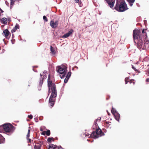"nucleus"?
Returning <instances> with one entry per match:
<instances>
[{"label":"nucleus","instance_id":"obj_54","mask_svg":"<svg viewBox=\"0 0 149 149\" xmlns=\"http://www.w3.org/2000/svg\"><path fill=\"white\" fill-rule=\"evenodd\" d=\"M33 70L34 71H35V72H37V71H34V69H33Z\"/></svg>","mask_w":149,"mask_h":149},{"label":"nucleus","instance_id":"obj_41","mask_svg":"<svg viewBox=\"0 0 149 149\" xmlns=\"http://www.w3.org/2000/svg\"><path fill=\"white\" fill-rule=\"evenodd\" d=\"M76 3H77L79 2V0H74Z\"/></svg>","mask_w":149,"mask_h":149},{"label":"nucleus","instance_id":"obj_11","mask_svg":"<svg viewBox=\"0 0 149 149\" xmlns=\"http://www.w3.org/2000/svg\"><path fill=\"white\" fill-rule=\"evenodd\" d=\"M105 1H106L111 8L113 7L114 2H113L112 0H111V1H110V0H105Z\"/></svg>","mask_w":149,"mask_h":149},{"label":"nucleus","instance_id":"obj_43","mask_svg":"<svg viewBox=\"0 0 149 149\" xmlns=\"http://www.w3.org/2000/svg\"><path fill=\"white\" fill-rule=\"evenodd\" d=\"M15 1V0L13 1H11L10 5H11L12 4H13L14 3V2Z\"/></svg>","mask_w":149,"mask_h":149},{"label":"nucleus","instance_id":"obj_55","mask_svg":"<svg viewBox=\"0 0 149 149\" xmlns=\"http://www.w3.org/2000/svg\"><path fill=\"white\" fill-rule=\"evenodd\" d=\"M40 131H42V130L41 129H40Z\"/></svg>","mask_w":149,"mask_h":149},{"label":"nucleus","instance_id":"obj_9","mask_svg":"<svg viewBox=\"0 0 149 149\" xmlns=\"http://www.w3.org/2000/svg\"><path fill=\"white\" fill-rule=\"evenodd\" d=\"M49 77L50 75H49V77L48 78L47 83H48V87H51L53 88V85H54L55 86H56V85L52 83V81L49 80Z\"/></svg>","mask_w":149,"mask_h":149},{"label":"nucleus","instance_id":"obj_49","mask_svg":"<svg viewBox=\"0 0 149 149\" xmlns=\"http://www.w3.org/2000/svg\"><path fill=\"white\" fill-rule=\"evenodd\" d=\"M0 11H1V13H3V10H2L1 9V10H0Z\"/></svg>","mask_w":149,"mask_h":149},{"label":"nucleus","instance_id":"obj_8","mask_svg":"<svg viewBox=\"0 0 149 149\" xmlns=\"http://www.w3.org/2000/svg\"><path fill=\"white\" fill-rule=\"evenodd\" d=\"M58 24V20H56L54 22L52 20L51 21L50 25L52 28L55 29L56 28Z\"/></svg>","mask_w":149,"mask_h":149},{"label":"nucleus","instance_id":"obj_21","mask_svg":"<svg viewBox=\"0 0 149 149\" xmlns=\"http://www.w3.org/2000/svg\"><path fill=\"white\" fill-rule=\"evenodd\" d=\"M97 119L94 122V125H95V127L97 128L98 127V125L97 123Z\"/></svg>","mask_w":149,"mask_h":149},{"label":"nucleus","instance_id":"obj_60","mask_svg":"<svg viewBox=\"0 0 149 149\" xmlns=\"http://www.w3.org/2000/svg\"><path fill=\"white\" fill-rule=\"evenodd\" d=\"M138 48H139V46L138 47Z\"/></svg>","mask_w":149,"mask_h":149},{"label":"nucleus","instance_id":"obj_34","mask_svg":"<svg viewBox=\"0 0 149 149\" xmlns=\"http://www.w3.org/2000/svg\"><path fill=\"white\" fill-rule=\"evenodd\" d=\"M128 78L127 77H126L125 78V84H127V80H128Z\"/></svg>","mask_w":149,"mask_h":149},{"label":"nucleus","instance_id":"obj_18","mask_svg":"<svg viewBox=\"0 0 149 149\" xmlns=\"http://www.w3.org/2000/svg\"><path fill=\"white\" fill-rule=\"evenodd\" d=\"M111 113H112L114 115V114H115V113H117V112L116 110L114 108H112V109H111Z\"/></svg>","mask_w":149,"mask_h":149},{"label":"nucleus","instance_id":"obj_23","mask_svg":"<svg viewBox=\"0 0 149 149\" xmlns=\"http://www.w3.org/2000/svg\"><path fill=\"white\" fill-rule=\"evenodd\" d=\"M46 133L47 136H49L50 134V130H48L46 131Z\"/></svg>","mask_w":149,"mask_h":149},{"label":"nucleus","instance_id":"obj_15","mask_svg":"<svg viewBox=\"0 0 149 149\" xmlns=\"http://www.w3.org/2000/svg\"><path fill=\"white\" fill-rule=\"evenodd\" d=\"M1 22L2 24H6L7 22V19L5 17H3L1 19Z\"/></svg>","mask_w":149,"mask_h":149},{"label":"nucleus","instance_id":"obj_37","mask_svg":"<svg viewBox=\"0 0 149 149\" xmlns=\"http://www.w3.org/2000/svg\"><path fill=\"white\" fill-rule=\"evenodd\" d=\"M133 3H134L129 2V4L130 6H132L133 5Z\"/></svg>","mask_w":149,"mask_h":149},{"label":"nucleus","instance_id":"obj_29","mask_svg":"<svg viewBox=\"0 0 149 149\" xmlns=\"http://www.w3.org/2000/svg\"><path fill=\"white\" fill-rule=\"evenodd\" d=\"M43 19L46 22H47L48 21L47 19L45 16L44 15L43 16Z\"/></svg>","mask_w":149,"mask_h":149},{"label":"nucleus","instance_id":"obj_4","mask_svg":"<svg viewBox=\"0 0 149 149\" xmlns=\"http://www.w3.org/2000/svg\"><path fill=\"white\" fill-rule=\"evenodd\" d=\"M53 87V88H51L52 93L49 101V103L51 104V107H52L54 104L55 99L54 98L56 97L57 96V91L56 86L54 85Z\"/></svg>","mask_w":149,"mask_h":149},{"label":"nucleus","instance_id":"obj_62","mask_svg":"<svg viewBox=\"0 0 149 149\" xmlns=\"http://www.w3.org/2000/svg\"><path fill=\"white\" fill-rule=\"evenodd\" d=\"M93 141H91V142H93Z\"/></svg>","mask_w":149,"mask_h":149},{"label":"nucleus","instance_id":"obj_26","mask_svg":"<svg viewBox=\"0 0 149 149\" xmlns=\"http://www.w3.org/2000/svg\"><path fill=\"white\" fill-rule=\"evenodd\" d=\"M62 74V75L61 76H60L61 78V79L64 78L66 74V72H64V73L63 74Z\"/></svg>","mask_w":149,"mask_h":149},{"label":"nucleus","instance_id":"obj_16","mask_svg":"<svg viewBox=\"0 0 149 149\" xmlns=\"http://www.w3.org/2000/svg\"><path fill=\"white\" fill-rule=\"evenodd\" d=\"M4 138L1 134H0V144L3 143L4 141Z\"/></svg>","mask_w":149,"mask_h":149},{"label":"nucleus","instance_id":"obj_22","mask_svg":"<svg viewBox=\"0 0 149 149\" xmlns=\"http://www.w3.org/2000/svg\"><path fill=\"white\" fill-rule=\"evenodd\" d=\"M70 36L68 34V33H66L63 36V38H66L67 37H68Z\"/></svg>","mask_w":149,"mask_h":149},{"label":"nucleus","instance_id":"obj_6","mask_svg":"<svg viewBox=\"0 0 149 149\" xmlns=\"http://www.w3.org/2000/svg\"><path fill=\"white\" fill-rule=\"evenodd\" d=\"M133 37L135 43L139 45L140 38V30L134 29L133 32Z\"/></svg>","mask_w":149,"mask_h":149},{"label":"nucleus","instance_id":"obj_38","mask_svg":"<svg viewBox=\"0 0 149 149\" xmlns=\"http://www.w3.org/2000/svg\"><path fill=\"white\" fill-rule=\"evenodd\" d=\"M132 65V68L133 69H134V70H135V71H136V70H136V68H135V67H134V66H133V65Z\"/></svg>","mask_w":149,"mask_h":149},{"label":"nucleus","instance_id":"obj_30","mask_svg":"<svg viewBox=\"0 0 149 149\" xmlns=\"http://www.w3.org/2000/svg\"><path fill=\"white\" fill-rule=\"evenodd\" d=\"M69 79V78L66 77L64 81V83H67Z\"/></svg>","mask_w":149,"mask_h":149},{"label":"nucleus","instance_id":"obj_58","mask_svg":"<svg viewBox=\"0 0 149 149\" xmlns=\"http://www.w3.org/2000/svg\"><path fill=\"white\" fill-rule=\"evenodd\" d=\"M87 141H89V140H88V139H87Z\"/></svg>","mask_w":149,"mask_h":149},{"label":"nucleus","instance_id":"obj_45","mask_svg":"<svg viewBox=\"0 0 149 149\" xmlns=\"http://www.w3.org/2000/svg\"><path fill=\"white\" fill-rule=\"evenodd\" d=\"M146 81L147 82H149V78H148L146 79Z\"/></svg>","mask_w":149,"mask_h":149},{"label":"nucleus","instance_id":"obj_42","mask_svg":"<svg viewBox=\"0 0 149 149\" xmlns=\"http://www.w3.org/2000/svg\"><path fill=\"white\" fill-rule=\"evenodd\" d=\"M27 139L29 140V141L28 142V143H31V140L29 138V139Z\"/></svg>","mask_w":149,"mask_h":149},{"label":"nucleus","instance_id":"obj_59","mask_svg":"<svg viewBox=\"0 0 149 149\" xmlns=\"http://www.w3.org/2000/svg\"><path fill=\"white\" fill-rule=\"evenodd\" d=\"M1 16V13H0V16Z\"/></svg>","mask_w":149,"mask_h":149},{"label":"nucleus","instance_id":"obj_36","mask_svg":"<svg viewBox=\"0 0 149 149\" xmlns=\"http://www.w3.org/2000/svg\"><path fill=\"white\" fill-rule=\"evenodd\" d=\"M48 95H49L50 93V89H51V87H48Z\"/></svg>","mask_w":149,"mask_h":149},{"label":"nucleus","instance_id":"obj_12","mask_svg":"<svg viewBox=\"0 0 149 149\" xmlns=\"http://www.w3.org/2000/svg\"><path fill=\"white\" fill-rule=\"evenodd\" d=\"M47 71H44V72H41L40 74V75L41 78L42 77L46 78V74H47Z\"/></svg>","mask_w":149,"mask_h":149},{"label":"nucleus","instance_id":"obj_27","mask_svg":"<svg viewBox=\"0 0 149 149\" xmlns=\"http://www.w3.org/2000/svg\"><path fill=\"white\" fill-rule=\"evenodd\" d=\"M71 72H69L68 73V74H67L66 77H68L69 78L71 76Z\"/></svg>","mask_w":149,"mask_h":149},{"label":"nucleus","instance_id":"obj_5","mask_svg":"<svg viewBox=\"0 0 149 149\" xmlns=\"http://www.w3.org/2000/svg\"><path fill=\"white\" fill-rule=\"evenodd\" d=\"M101 135V136H102L104 135V133L99 128L96 130V131H93L92 134L90 135L89 134L88 135L86 134V136H89V137L91 136H93V138L96 139L98 138V135Z\"/></svg>","mask_w":149,"mask_h":149},{"label":"nucleus","instance_id":"obj_51","mask_svg":"<svg viewBox=\"0 0 149 149\" xmlns=\"http://www.w3.org/2000/svg\"><path fill=\"white\" fill-rule=\"evenodd\" d=\"M106 123L107 124H109V122L107 121Z\"/></svg>","mask_w":149,"mask_h":149},{"label":"nucleus","instance_id":"obj_40","mask_svg":"<svg viewBox=\"0 0 149 149\" xmlns=\"http://www.w3.org/2000/svg\"><path fill=\"white\" fill-rule=\"evenodd\" d=\"M45 134H46L45 131H43L42 133V134L43 135H45Z\"/></svg>","mask_w":149,"mask_h":149},{"label":"nucleus","instance_id":"obj_46","mask_svg":"<svg viewBox=\"0 0 149 149\" xmlns=\"http://www.w3.org/2000/svg\"><path fill=\"white\" fill-rule=\"evenodd\" d=\"M101 118L100 117L98 118L97 119V120H99V121H100L101 120Z\"/></svg>","mask_w":149,"mask_h":149},{"label":"nucleus","instance_id":"obj_39","mask_svg":"<svg viewBox=\"0 0 149 149\" xmlns=\"http://www.w3.org/2000/svg\"><path fill=\"white\" fill-rule=\"evenodd\" d=\"M30 136V134L28 133L26 136V139H29V137Z\"/></svg>","mask_w":149,"mask_h":149},{"label":"nucleus","instance_id":"obj_14","mask_svg":"<svg viewBox=\"0 0 149 149\" xmlns=\"http://www.w3.org/2000/svg\"><path fill=\"white\" fill-rule=\"evenodd\" d=\"M3 32L6 38L8 36L10 33L8 29H7L4 30Z\"/></svg>","mask_w":149,"mask_h":149},{"label":"nucleus","instance_id":"obj_56","mask_svg":"<svg viewBox=\"0 0 149 149\" xmlns=\"http://www.w3.org/2000/svg\"><path fill=\"white\" fill-rule=\"evenodd\" d=\"M60 148L63 149V148L61 146H60Z\"/></svg>","mask_w":149,"mask_h":149},{"label":"nucleus","instance_id":"obj_17","mask_svg":"<svg viewBox=\"0 0 149 149\" xmlns=\"http://www.w3.org/2000/svg\"><path fill=\"white\" fill-rule=\"evenodd\" d=\"M42 143L39 144L38 145H35L34 146L35 149H41V148L42 146Z\"/></svg>","mask_w":149,"mask_h":149},{"label":"nucleus","instance_id":"obj_53","mask_svg":"<svg viewBox=\"0 0 149 149\" xmlns=\"http://www.w3.org/2000/svg\"><path fill=\"white\" fill-rule=\"evenodd\" d=\"M107 111V112H108V115H110V113H108V111Z\"/></svg>","mask_w":149,"mask_h":149},{"label":"nucleus","instance_id":"obj_64","mask_svg":"<svg viewBox=\"0 0 149 149\" xmlns=\"http://www.w3.org/2000/svg\"><path fill=\"white\" fill-rule=\"evenodd\" d=\"M0 10H1V8H0Z\"/></svg>","mask_w":149,"mask_h":149},{"label":"nucleus","instance_id":"obj_63","mask_svg":"<svg viewBox=\"0 0 149 149\" xmlns=\"http://www.w3.org/2000/svg\"><path fill=\"white\" fill-rule=\"evenodd\" d=\"M93 141H91V142H93Z\"/></svg>","mask_w":149,"mask_h":149},{"label":"nucleus","instance_id":"obj_24","mask_svg":"<svg viewBox=\"0 0 149 149\" xmlns=\"http://www.w3.org/2000/svg\"><path fill=\"white\" fill-rule=\"evenodd\" d=\"M53 139V137H49L47 139V141L49 143H51V140Z\"/></svg>","mask_w":149,"mask_h":149},{"label":"nucleus","instance_id":"obj_47","mask_svg":"<svg viewBox=\"0 0 149 149\" xmlns=\"http://www.w3.org/2000/svg\"><path fill=\"white\" fill-rule=\"evenodd\" d=\"M8 21H9V22H10L11 21V20H10V18H8Z\"/></svg>","mask_w":149,"mask_h":149},{"label":"nucleus","instance_id":"obj_61","mask_svg":"<svg viewBox=\"0 0 149 149\" xmlns=\"http://www.w3.org/2000/svg\"><path fill=\"white\" fill-rule=\"evenodd\" d=\"M93 141H91V142H93Z\"/></svg>","mask_w":149,"mask_h":149},{"label":"nucleus","instance_id":"obj_44","mask_svg":"<svg viewBox=\"0 0 149 149\" xmlns=\"http://www.w3.org/2000/svg\"><path fill=\"white\" fill-rule=\"evenodd\" d=\"M35 120L36 122H38V120L37 118H35Z\"/></svg>","mask_w":149,"mask_h":149},{"label":"nucleus","instance_id":"obj_31","mask_svg":"<svg viewBox=\"0 0 149 149\" xmlns=\"http://www.w3.org/2000/svg\"><path fill=\"white\" fill-rule=\"evenodd\" d=\"M16 29H15L14 27L11 30V32L12 33L15 32L16 30Z\"/></svg>","mask_w":149,"mask_h":149},{"label":"nucleus","instance_id":"obj_33","mask_svg":"<svg viewBox=\"0 0 149 149\" xmlns=\"http://www.w3.org/2000/svg\"><path fill=\"white\" fill-rule=\"evenodd\" d=\"M135 0H127L128 2L134 3Z\"/></svg>","mask_w":149,"mask_h":149},{"label":"nucleus","instance_id":"obj_10","mask_svg":"<svg viewBox=\"0 0 149 149\" xmlns=\"http://www.w3.org/2000/svg\"><path fill=\"white\" fill-rule=\"evenodd\" d=\"M41 79H40V80L39 84L38 86V89L39 91H40L41 90V88L43 82V80L45 78V77H42V78L41 77Z\"/></svg>","mask_w":149,"mask_h":149},{"label":"nucleus","instance_id":"obj_1","mask_svg":"<svg viewBox=\"0 0 149 149\" xmlns=\"http://www.w3.org/2000/svg\"><path fill=\"white\" fill-rule=\"evenodd\" d=\"M146 29H143L142 31L143 35L140 37V49L142 48L143 49H145L146 48L149 47V41L147 39V33L146 32Z\"/></svg>","mask_w":149,"mask_h":149},{"label":"nucleus","instance_id":"obj_48","mask_svg":"<svg viewBox=\"0 0 149 149\" xmlns=\"http://www.w3.org/2000/svg\"><path fill=\"white\" fill-rule=\"evenodd\" d=\"M28 133L30 134V130H29L28 132Z\"/></svg>","mask_w":149,"mask_h":149},{"label":"nucleus","instance_id":"obj_52","mask_svg":"<svg viewBox=\"0 0 149 149\" xmlns=\"http://www.w3.org/2000/svg\"><path fill=\"white\" fill-rule=\"evenodd\" d=\"M140 61H142V62H143V61L141 60V57H140Z\"/></svg>","mask_w":149,"mask_h":149},{"label":"nucleus","instance_id":"obj_25","mask_svg":"<svg viewBox=\"0 0 149 149\" xmlns=\"http://www.w3.org/2000/svg\"><path fill=\"white\" fill-rule=\"evenodd\" d=\"M73 32V30L72 29H71L70 31H69L67 33L70 36Z\"/></svg>","mask_w":149,"mask_h":149},{"label":"nucleus","instance_id":"obj_7","mask_svg":"<svg viewBox=\"0 0 149 149\" xmlns=\"http://www.w3.org/2000/svg\"><path fill=\"white\" fill-rule=\"evenodd\" d=\"M67 69V68L65 67L62 68L60 66H58L56 68V70L59 74H62L65 72V70Z\"/></svg>","mask_w":149,"mask_h":149},{"label":"nucleus","instance_id":"obj_2","mask_svg":"<svg viewBox=\"0 0 149 149\" xmlns=\"http://www.w3.org/2000/svg\"><path fill=\"white\" fill-rule=\"evenodd\" d=\"M15 129V127L9 123L0 126V133L4 131L6 133H12Z\"/></svg>","mask_w":149,"mask_h":149},{"label":"nucleus","instance_id":"obj_50","mask_svg":"<svg viewBox=\"0 0 149 149\" xmlns=\"http://www.w3.org/2000/svg\"><path fill=\"white\" fill-rule=\"evenodd\" d=\"M144 23L145 24L146 22L147 21H146V20H144Z\"/></svg>","mask_w":149,"mask_h":149},{"label":"nucleus","instance_id":"obj_3","mask_svg":"<svg viewBox=\"0 0 149 149\" xmlns=\"http://www.w3.org/2000/svg\"><path fill=\"white\" fill-rule=\"evenodd\" d=\"M114 8L117 11L119 12H123L128 9L127 5L124 0H122L120 4L117 2Z\"/></svg>","mask_w":149,"mask_h":149},{"label":"nucleus","instance_id":"obj_20","mask_svg":"<svg viewBox=\"0 0 149 149\" xmlns=\"http://www.w3.org/2000/svg\"><path fill=\"white\" fill-rule=\"evenodd\" d=\"M50 50H51V51L52 52V53L53 54H55V53L54 51V50L53 47L52 46H51V47H50Z\"/></svg>","mask_w":149,"mask_h":149},{"label":"nucleus","instance_id":"obj_13","mask_svg":"<svg viewBox=\"0 0 149 149\" xmlns=\"http://www.w3.org/2000/svg\"><path fill=\"white\" fill-rule=\"evenodd\" d=\"M114 115L115 118V119L117 121L119 122V119L120 118V115L117 112L115 113V114H114Z\"/></svg>","mask_w":149,"mask_h":149},{"label":"nucleus","instance_id":"obj_28","mask_svg":"<svg viewBox=\"0 0 149 149\" xmlns=\"http://www.w3.org/2000/svg\"><path fill=\"white\" fill-rule=\"evenodd\" d=\"M19 25L17 24H16L15 27H14V28H15V29H16V30H17V29H19Z\"/></svg>","mask_w":149,"mask_h":149},{"label":"nucleus","instance_id":"obj_32","mask_svg":"<svg viewBox=\"0 0 149 149\" xmlns=\"http://www.w3.org/2000/svg\"><path fill=\"white\" fill-rule=\"evenodd\" d=\"M79 6L80 7H82L83 6V4H82V2H81V1H79Z\"/></svg>","mask_w":149,"mask_h":149},{"label":"nucleus","instance_id":"obj_19","mask_svg":"<svg viewBox=\"0 0 149 149\" xmlns=\"http://www.w3.org/2000/svg\"><path fill=\"white\" fill-rule=\"evenodd\" d=\"M53 144H50L49 147V148L48 149H50L51 148H53H53L54 147V146H55Z\"/></svg>","mask_w":149,"mask_h":149},{"label":"nucleus","instance_id":"obj_57","mask_svg":"<svg viewBox=\"0 0 149 149\" xmlns=\"http://www.w3.org/2000/svg\"><path fill=\"white\" fill-rule=\"evenodd\" d=\"M14 0H10V1H14Z\"/></svg>","mask_w":149,"mask_h":149},{"label":"nucleus","instance_id":"obj_35","mask_svg":"<svg viewBox=\"0 0 149 149\" xmlns=\"http://www.w3.org/2000/svg\"><path fill=\"white\" fill-rule=\"evenodd\" d=\"M28 117L30 119H31L33 118V116L32 115H28Z\"/></svg>","mask_w":149,"mask_h":149}]
</instances>
